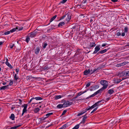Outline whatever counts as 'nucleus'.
<instances>
[{"label": "nucleus", "mask_w": 129, "mask_h": 129, "mask_svg": "<svg viewBox=\"0 0 129 129\" xmlns=\"http://www.w3.org/2000/svg\"><path fill=\"white\" fill-rule=\"evenodd\" d=\"M101 84L103 86L102 88V89H106L108 85V81L104 80H102L100 81Z\"/></svg>", "instance_id": "nucleus-1"}, {"label": "nucleus", "mask_w": 129, "mask_h": 129, "mask_svg": "<svg viewBox=\"0 0 129 129\" xmlns=\"http://www.w3.org/2000/svg\"><path fill=\"white\" fill-rule=\"evenodd\" d=\"M118 76L120 77H122L123 76H129V71L126 72L123 71L118 74Z\"/></svg>", "instance_id": "nucleus-2"}, {"label": "nucleus", "mask_w": 129, "mask_h": 129, "mask_svg": "<svg viewBox=\"0 0 129 129\" xmlns=\"http://www.w3.org/2000/svg\"><path fill=\"white\" fill-rule=\"evenodd\" d=\"M87 113L85 114V115L83 117V118L82 119V121L80 122V123L79 124V125H80L81 124H83L85 123L86 119L87 118V117L86 116Z\"/></svg>", "instance_id": "nucleus-3"}, {"label": "nucleus", "mask_w": 129, "mask_h": 129, "mask_svg": "<svg viewBox=\"0 0 129 129\" xmlns=\"http://www.w3.org/2000/svg\"><path fill=\"white\" fill-rule=\"evenodd\" d=\"M66 20L67 22L69 21L71 18V14L70 13H68L66 14Z\"/></svg>", "instance_id": "nucleus-4"}, {"label": "nucleus", "mask_w": 129, "mask_h": 129, "mask_svg": "<svg viewBox=\"0 0 129 129\" xmlns=\"http://www.w3.org/2000/svg\"><path fill=\"white\" fill-rule=\"evenodd\" d=\"M64 106V107L68 106L72 104V102H70L69 101L65 102L63 103Z\"/></svg>", "instance_id": "nucleus-5"}, {"label": "nucleus", "mask_w": 129, "mask_h": 129, "mask_svg": "<svg viewBox=\"0 0 129 129\" xmlns=\"http://www.w3.org/2000/svg\"><path fill=\"white\" fill-rule=\"evenodd\" d=\"M100 50V46L97 45L95 48V50L93 54H95L97 53Z\"/></svg>", "instance_id": "nucleus-6"}, {"label": "nucleus", "mask_w": 129, "mask_h": 129, "mask_svg": "<svg viewBox=\"0 0 129 129\" xmlns=\"http://www.w3.org/2000/svg\"><path fill=\"white\" fill-rule=\"evenodd\" d=\"M37 33L35 31L30 33V37L31 38H33L35 37L37 34Z\"/></svg>", "instance_id": "nucleus-7"}, {"label": "nucleus", "mask_w": 129, "mask_h": 129, "mask_svg": "<svg viewBox=\"0 0 129 129\" xmlns=\"http://www.w3.org/2000/svg\"><path fill=\"white\" fill-rule=\"evenodd\" d=\"M90 70L89 69L88 70H86L84 72V75H87L89 74L90 73Z\"/></svg>", "instance_id": "nucleus-8"}, {"label": "nucleus", "mask_w": 129, "mask_h": 129, "mask_svg": "<svg viewBox=\"0 0 129 129\" xmlns=\"http://www.w3.org/2000/svg\"><path fill=\"white\" fill-rule=\"evenodd\" d=\"M96 45V44L94 42H90L89 46L90 47V48H91V47L95 46Z\"/></svg>", "instance_id": "nucleus-9"}, {"label": "nucleus", "mask_w": 129, "mask_h": 129, "mask_svg": "<svg viewBox=\"0 0 129 129\" xmlns=\"http://www.w3.org/2000/svg\"><path fill=\"white\" fill-rule=\"evenodd\" d=\"M125 79V78H122V80L119 79L115 80L114 81L115 82L118 84L120 83L122 80L124 79Z\"/></svg>", "instance_id": "nucleus-10"}, {"label": "nucleus", "mask_w": 129, "mask_h": 129, "mask_svg": "<svg viewBox=\"0 0 129 129\" xmlns=\"http://www.w3.org/2000/svg\"><path fill=\"white\" fill-rule=\"evenodd\" d=\"M9 86L8 85H7L6 86H4L1 87L0 89L1 90H5L6 89H8L9 88Z\"/></svg>", "instance_id": "nucleus-11"}, {"label": "nucleus", "mask_w": 129, "mask_h": 129, "mask_svg": "<svg viewBox=\"0 0 129 129\" xmlns=\"http://www.w3.org/2000/svg\"><path fill=\"white\" fill-rule=\"evenodd\" d=\"M107 51V50L106 49H104L103 50H101L100 51H99L98 53L97 54H103L106 52Z\"/></svg>", "instance_id": "nucleus-12"}, {"label": "nucleus", "mask_w": 129, "mask_h": 129, "mask_svg": "<svg viewBox=\"0 0 129 129\" xmlns=\"http://www.w3.org/2000/svg\"><path fill=\"white\" fill-rule=\"evenodd\" d=\"M104 90V89H102V88H101L100 89L98 90L96 92H95V94L96 95H97L99 93H101L102 92V91H103Z\"/></svg>", "instance_id": "nucleus-13"}, {"label": "nucleus", "mask_w": 129, "mask_h": 129, "mask_svg": "<svg viewBox=\"0 0 129 129\" xmlns=\"http://www.w3.org/2000/svg\"><path fill=\"white\" fill-rule=\"evenodd\" d=\"M40 51V49L39 47H37L36 48V49L35 50V53L36 54H38Z\"/></svg>", "instance_id": "nucleus-14"}, {"label": "nucleus", "mask_w": 129, "mask_h": 129, "mask_svg": "<svg viewBox=\"0 0 129 129\" xmlns=\"http://www.w3.org/2000/svg\"><path fill=\"white\" fill-rule=\"evenodd\" d=\"M57 16V15H55L54 16H53V17H52V18H51L50 20V22H51L53 20H54L56 18Z\"/></svg>", "instance_id": "nucleus-15"}, {"label": "nucleus", "mask_w": 129, "mask_h": 129, "mask_svg": "<svg viewBox=\"0 0 129 129\" xmlns=\"http://www.w3.org/2000/svg\"><path fill=\"white\" fill-rule=\"evenodd\" d=\"M62 96H61V95H57L55 96L54 98V99L55 100H57L58 99L61 98L62 97Z\"/></svg>", "instance_id": "nucleus-16"}, {"label": "nucleus", "mask_w": 129, "mask_h": 129, "mask_svg": "<svg viewBox=\"0 0 129 129\" xmlns=\"http://www.w3.org/2000/svg\"><path fill=\"white\" fill-rule=\"evenodd\" d=\"M5 63L11 69L13 68L12 66L8 62H5Z\"/></svg>", "instance_id": "nucleus-17"}, {"label": "nucleus", "mask_w": 129, "mask_h": 129, "mask_svg": "<svg viewBox=\"0 0 129 129\" xmlns=\"http://www.w3.org/2000/svg\"><path fill=\"white\" fill-rule=\"evenodd\" d=\"M63 104H59L57 106V107L58 108H60L62 107H64V106Z\"/></svg>", "instance_id": "nucleus-18"}, {"label": "nucleus", "mask_w": 129, "mask_h": 129, "mask_svg": "<svg viewBox=\"0 0 129 129\" xmlns=\"http://www.w3.org/2000/svg\"><path fill=\"white\" fill-rule=\"evenodd\" d=\"M65 24V23L63 22H61L59 23L58 25V27H60L62 26Z\"/></svg>", "instance_id": "nucleus-19"}, {"label": "nucleus", "mask_w": 129, "mask_h": 129, "mask_svg": "<svg viewBox=\"0 0 129 129\" xmlns=\"http://www.w3.org/2000/svg\"><path fill=\"white\" fill-rule=\"evenodd\" d=\"M114 92L112 89H110L108 91V93L110 94H111Z\"/></svg>", "instance_id": "nucleus-20"}, {"label": "nucleus", "mask_w": 129, "mask_h": 129, "mask_svg": "<svg viewBox=\"0 0 129 129\" xmlns=\"http://www.w3.org/2000/svg\"><path fill=\"white\" fill-rule=\"evenodd\" d=\"M12 120H14L15 119V116L13 114H12L11 116L9 117Z\"/></svg>", "instance_id": "nucleus-21"}, {"label": "nucleus", "mask_w": 129, "mask_h": 129, "mask_svg": "<svg viewBox=\"0 0 129 129\" xmlns=\"http://www.w3.org/2000/svg\"><path fill=\"white\" fill-rule=\"evenodd\" d=\"M87 90H86L85 91H83V92H80L78 93V94H77L78 96H79L81 95L82 94L86 92L87 91Z\"/></svg>", "instance_id": "nucleus-22"}, {"label": "nucleus", "mask_w": 129, "mask_h": 129, "mask_svg": "<svg viewBox=\"0 0 129 129\" xmlns=\"http://www.w3.org/2000/svg\"><path fill=\"white\" fill-rule=\"evenodd\" d=\"M21 125H16L15 126L12 127L8 129H16L17 128L21 126Z\"/></svg>", "instance_id": "nucleus-23"}, {"label": "nucleus", "mask_w": 129, "mask_h": 129, "mask_svg": "<svg viewBox=\"0 0 129 129\" xmlns=\"http://www.w3.org/2000/svg\"><path fill=\"white\" fill-rule=\"evenodd\" d=\"M18 29V28L17 27H16V28H14L12 29L11 30H10V32L12 33H13V32H14L16 30H17Z\"/></svg>", "instance_id": "nucleus-24"}, {"label": "nucleus", "mask_w": 129, "mask_h": 129, "mask_svg": "<svg viewBox=\"0 0 129 129\" xmlns=\"http://www.w3.org/2000/svg\"><path fill=\"white\" fill-rule=\"evenodd\" d=\"M30 40V38L29 37V36H27L26 37V38L25 39V41L26 42L28 43L29 41Z\"/></svg>", "instance_id": "nucleus-25"}, {"label": "nucleus", "mask_w": 129, "mask_h": 129, "mask_svg": "<svg viewBox=\"0 0 129 129\" xmlns=\"http://www.w3.org/2000/svg\"><path fill=\"white\" fill-rule=\"evenodd\" d=\"M102 101H99L98 102H97L95 103L94 104H95V106L96 107L98 106H99L100 104V103Z\"/></svg>", "instance_id": "nucleus-26"}, {"label": "nucleus", "mask_w": 129, "mask_h": 129, "mask_svg": "<svg viewBox=\"0 0 129 129\" xmlns=\"http://www.w3.org/2000/svg\"><path fill=\"white\" fill-rule=\"evenodd\" d=\"M68 127V125L66 124L64 125L62 127L60 128L61 129H65Z\"/></svg>", "instance_id": "nucleus-27"}, {"label": "nucleus", "mask_w": 129, "mask_h": 129, "mask_svg": "<svg viewBox=\"0 0 129 129\" xmlns=\"http://www.w3.org/2000/svg\"><path fill=\"white\" fill-rule=\"evenodd\" d=\"M34 99H36L37 100H41L43 99V98L41 97H36L35 98H34Z\"/></svg>", "instance_id": "nucleus-28"}, {"label": "nucleus", "mask_w": 129, "mask_h": 129, "mask_svg": "<svg viewBox=\"0 0 129 129\" xmlns=\"http://www.w3.org/2000/svg\"><path fill=\"white\" fill-rule=\"evenodd\" d=\"M96 107L94 104L93 105L91 106V107H89V108H88V110H90V109H92L95 107Z\"/></svg>", "instance_id": "nucleus-29"}, {"label": "nucleus", "mask_w": 129, "mask_h": 129, "mask_svg": "<svg viewBox=\"0 0 129 129\" xmlns=\"http://www.w3.org/2000/svg\"><path fill=\"white\" fill-rule=\"evenodd\" d=\"M96 95V94H95V93H93V94H92L90 95V96L88 97L87 98H86V99H89L91 97H93Z\"/></svg>", "instance_id": "nucleus-30"}, {"label": "nucleus", "mask_w": 129, "mask_h": 129, "mask_svg": "<svg viewBox=\"0 0 129 129\" xmlns=\"http://www.w3.org/2000/svg\"><path fill=\"white\" fill-rule=\"evenodd\" d=\"M40 110V109L38 108H35L34 110V112L35 113H37Z\"/></svg>", "instance_id": "nucleus-31"}, {"label": "nucleus", "mask_w": 129, "mask_h": 129, "mask_svg": "<svg viewBox=\"0 0 129 129\" xmlns=\"http://www.w3.org/2000/svg\"><path fill=\"white\" fill-rule=\"evenodd\" d=\"M79 124H77L72 129H78L79 127Z\"/></svg>", "instance_id": "nucleus-32"}, {"label": "nucleus", "mask_w": 129, "mask_h": 129, "mask_svg": "<svg viewBox=\"0 0 129 129\" xmlns=\"http://www.w3.org/2000/svg\"><path fill=\"white\" fill-rule=\"evenodd\" d=\"M27 112V110L26 109H23L22 111V113L21 115V116H22L24 113H25L26 112Z\"/></svg>", "instance_id": "nucleus-33"}, {"label": "nucleus", "mask_w": 129, "mask_h": 129, "mask_svg": "<svg viewBox=\"0 0 129 129\" xmlns=\"http://www.w3.org/2000/svg\"><path fill=\"white\" fill-rule=\"evenodd\" d=\"M48 45V44L47 43H44V44H43V48L45 49L46 46Z\"/></svg>", "instance_id": "nucleus-34"}, {"label": "nucleus", "mask_w": 129, "mask_h": 129, "mask_svg": "<svg viewBox=\"0 0 129 129\" xmlns=\"http://www.w3.org/2000/svg\"><path fill=\"white\" fill-rule=\"evenodd\" d=\"M88 108H86L85 110L82 111V112H83V114L86 113L87 112V111L89 110H88Z\"/></svg>", "instance_id": "nucleus-35"}, {"label": "nucleus", "mask_w": 129, "mask_h": 129, "mask_svg": "<svg viewBox=\"0 0 129 129\" xmlns=\"http://www.w3.org/2000/svg\"><path fill=\"white\" fill-rule=\"evenodd\" d=\"M124 30L125 32H127L128 31V27H125L124 28Z\"/></svg>", "instance_id": "nucleus-36"}, {"label": "nucleus", "mask_w": 129, "mask_h": 129, "mask_svg": "<svg viewBox=\"0 0 129 129\" xmlns=\"http://www.w3.org/2000/svg\"><path fill=\"white\" fill-rule=\"evenodd\" d=\"M66 14L65 15H64L62 16L60 18L59 20H60L62 19H64V18L66 17Z\"/></svg>", "instance_id": "nucleus-37"}, {"label": "nucleus", "mask_w": 129, "mask_h": 129, "mask_svg": "<svg viewBox=\"0 0 129 129\" xmlns=\"http://www.w3.org/2000/svg\"><path fill=\"white\" fill-rule=\"evenodd\" d=\"M14 78L16 80H17L18 79V78L17 76V74H15V75L14 76Z\"/></svg>", "instance_id": "nucleus-38"}, {"label": "nucleus", "mask_w": 129, "mask_h": 129, "mask_svg": "<svg viewBox=\"0 0 129 129\" xmlns=\"http://www.w3.org/2000/svg\"><path fill=\"white\" fill-rule=\"evenodd\" d=\"M90 70V74H93L96 71H94V69L93 70L92 69H91V70Z\"/></svg>", "instance_id": "nucleus-39"}, {"label": "nucleus", "mask_w": 129, "mask_h": 129, "mask_svg": "<svg viewBox=\"0 0 129 129\" xmlns=\"http://www.w3.org/2000/svg\"><path fill=\"white\" fill-rule=\"evenodd\" d=\"M13 84V81H12L11 80H10L9 82V85L11 86Z\"/></svg>", "instance_id": "nucleus-40"}, {"label": "nucleus", "mask_w": 129, "mask_h": 129, "mask_svg": "<svg viewBox=\"0 0 129 129\" xmlns=\"http://www.w3.org/2000/svg\"><path fill=\"white\" fill-rule=\"evenodd\" d=\"M52 114H53L52 113H48L46 115V116H47V117H49V116L52 115Z\"/></svg>", "instance_id": "nucleus-41"}, {"label": "nucleus", "mask_w": 129, "mask_h": 129, "mask_svg": "<svg viewBox=\"0 0 129 129\" xmlns=\"http://www.w3.org/2000/svg\"><path fill=\"white\" fill-rule=\"evenodd\" d=\"M121 35V33H120L119 32H117L116 34V35L117 36H120Z\"/></svg>", "instance_id": "nucleus-42"}, {"label": "nucleus", "mask_w": 129, "mask_h": 129, "mask_svg": "<svg viewBox=\"0 0 129 129\" xmlns=\"http://www.w3.org/2000/svg\"><path fill=\"white\" fill-rule=\"evenodd\" d=\"M10 31H7L6 32H5V33H4V34L5 35H8V34H10Z\"/></svg>", "instance_id": "nucleus-43"}, {"label": "nucleus", "mask_w": 129, "mask_h": 129, "mask_svg": "<svg viewBox=\"0 0 129 129\" xmlns=\"http://www.w3.org/2000/svg\"><path fill=\"white\" fill-rule=\"evenodd\" d=\"M91 19L90 20V22H91L93 21L94 19V18L93 17H91Z\"/></svg>", "instance_id": "nucleus-44"}, {"label": "nucleus", "mask_w": 129, "mask_h": 129, "mask_svg": "<svg viewBox=\"0 0 129 129\" xmlns=\"http://www.w3.org/2000/svg\"><path fill=\"white\" fill-rule=\"evenodd\" d=\"M14 44H11L10 45V47L12 49L14 46Z\"/></svg>", "instance_id": "nucleus-45"}, {"label": "nucleus", "mask_w": 129, "mask_h": 129, "mask_svg": "<svg viewBox=\"0 0 129 129\" xmlns=\"http://www.w3.org/2000/svg\"><path fill=\"white\" fill-rule=\"evenodd\" d=\"M67 111V110H64L63 112H62V114H61V115H64L65 113Z\"/></svg>", "instance_id": "nucleus-46"}, {"label": "nucleus", "mask_w": 129, "mask_h": 129, "mask_svg": "<svg viewBox=\"0 0 129 129\" xmlns=\"http://www.w3.org/2000/svg\"><path fill=\"white\" fill-rule=\"evenodd\" d=\"M67 0H63L60 3L62 4L64 3L67 2Z\"/></svg>", "instance_id": "nucleus-47"}, {"label": "nucleus", "mask_w": 129, "mask_h": 129, "mask_svg": "<svg viewBox=\"0 0 129 129\" xmlns=\"http://www.w3.org/2000/svg\"><path fill=\"white\" fill-rule=\"evenodd\" d=\"M83 114V112H81V113H78L77 115V116H79L81 115H82V114Z\"/></svg>", "instance_id": "nucleus-48"}, {"label": "nucleus", "mask_w": 129, "mask_h": 129, "mask_svg": "<svg viewBox=\"0 0 129 129\" xmlns=\"http://www.w3.org/2000/svg\"><path fill=\"white\" fill-rule=\"evenodd\" d=\"M27 105L26 104H24V107L23 109H26Z\"/></svg>", "instance_id": "nucleus-49"}, {"label": "nucleus", "mask_w": 129, "mask_h": 129, "mask_svg": "<svg viewBox=\"0 0 129 129\" xmlns=\"http://www.w3.org/2000/svg\"><path fill=\"white\" fill-rule=\"evenodd\" d=\"M90 85V82H88V83H87L86 85V87H88Z\"/></svg>", "instance_id": "nucleus-50"}, {"label": "nucleus", "mask_w": 129, "mask_h": 129, "mask_svg": "<svg viewBox=\"0 0 129 129\" xmlns=\"http://www.w3.org/2000/svg\"><path fill=\"white\" fill-rule=\"evenodd\" d=\"M34 99V98H33L31 99L30 101L28 102V103H30L31 101L33 100Z\"/></svg>", "instance_id": "nucleus-51"}, {"label": "nucleus", "mask_w": 129, "mask_h": 129, "mask_svg": "<svg viewBox=\"0 0 129 129\" xmlns=\"http://www.w3.org/2000/svg\"><path fill=\"white\" fill-rule=\"evenodd\" d=\"M16 71L17 74H18L19 71V69L18 68L16 69H15Z\"/></svg>", "instance_id": "nucleus-52"}, {"label": "nucleus", "mask_w": 129, "mask_h": 129, "mask_svg": "<svg viewBox=\"0 0 129 129\" xmlns=\"http://www.w3.org/2000/svg\"><path fill=\"white\" fill-rule=\"evenodd\" d=\"M98 108V107H96L95 109H94L92 111L93 112H95V111Z\"/></svg>", "instance_id": "nucleus-53"}, {"label": "nucleus", "mask_w": 129, "mask_h": 129, "mask_svg": "<svg viewBox=\"0 0 129 129\" xmlns=\"http://www.w3.org/2000/svg\"><path fill=\"white\" fill-rule=\"evenodd\" d=\"M100 69V68H98L97 69H94V71H97L99 70Z\"/></svg>", "instance_id": "nucleus-54"}, {"label": "nucleus", "mask_w": 129, "mask_h": 129, "mask_svg": "<svg viewBox=\"0 0 129 129\" xmlns=\"http://www.w3.org/2000/svg\"><path fill=\"white\" fill-rule=\"evenodd\" d=\"M23 29V27H21L19 29L18 28V30L20 31L21 30H22Z\"/></svg>", "instance_id": "nucleus-55"}, {"label": "nucleus", "mask_w": 129, "mask_h": 129, "mask_svg": "<svg viewBox=\"0 0 129 129\" xmlns=\"http://www.w3.org/2000/svg\"><path fill=\"white\" fill-rule=\"evenodd\" d=\"M111 1L113 2H116L118 1V0H111Z\"/></svg>", "instance_id": "nucleus-56"}, {"label": "nucleus", "mask_w": 129, "mask_h": 129, "mask_svg": "<svg viewBox=\"0 0 129 129\" xmlns=\"http://www.w3.org/2000/svg\"><path fill=\"white\" fill-rule=\"evenodd\" d=\"M123 37L125 35V34L124 32L122 33L121 35Z\"/></svg>", "instance_id": "nucleus-57"}, {"label": "nucleus", "mask_w": 129, "mask_h": 129, "mask_svg": "<svg viewBox=\"0 0 129 129\" xmlns=\"http://www.w3.org/2000/svg\"><path fill=\"white\" fill-rule=\"evenodd\" d=\"M107 45V44H103L102 46L103 47H104V46H106Z\"/></svg>", "instance_id": "nucleus-58"}, {"label": "nucleus", "mask_w": 129, "mask_h": 129, "mask_svg": "<svg viewBox=\"0 0 129 129\" xmlns=\"http://www.w3.org/2000/svg\"><path fill=\"white\" fill-rule=\"evenodd\" d=\"M48 67L47 66H45L44 67V70L48 69Z\"/></svg>", "instance_id": "nucleus-59"}, {"label": "nucleus", "mask_w": 129, "mask_h": 129, "mask_svg": "<svg viewBox=\"0 0 129 129\" xmlns=\"http://www.w3.org/2000/svg\"><path fill=\"white\" fill-rule=\"evenodd\" d=\"M75 100V99L74 98H73L72 99H70V101H74Z\"/></svg>", "instance_id": "nucleus-60"}, {"label": "nucleus", "mask_w": 129, "mask_h": 129, "mask_svg": "<svg viewBox=\"0 0 129 129\" xmlns=\"http://www.w3.org/2000/svg\"><path fill=\"white\" fill-rule=\"evenodd\" d=\"M86 2V0H83V3H85Z\"/></svg>", "instance_id": "nucleus-61"}, {"label": "nucleus", "mask_w": 129, "mask_h": 129, "mask_svg": "<svg viewBox=\"0 0 129 129\" xmlns=\"http://www.w3.org/2000/svg\"><path fill=\"white\" fill-rule=\"evenodd\" d=\"M4 43V42H0V46L1 45H2V44L3 43Z\"/></svg>", "instance_id": "nucleus-62"}, {"label": "nucleus", "mask_w": 129, "mask_h": 129, "mask_svg": "<svg viewBox=\"0 0 129 129\" xmlns=\"http://www.w3.org/2000/svg\"><path fill=\"white\" fill-rule=\"evenodd\" d=\"M125 46L129 47V43H128Z\"/></svg>", "instance_id": "nucleus-63"}, {"label": "nucleus", "mask_w": 129, "mask_h": 129, "mask_svg": "<svg viewBox=\"0 0 129 129\" xmlns=\"http://www.w3.org/2000/svg\"><path fill=\"white\" fill-rule=\"evenodd\" d=\"M30 117V115L28 114L27 115V118H28Z\"/></svg>", "instance_id": "nucleus-64"}]
</instances>
